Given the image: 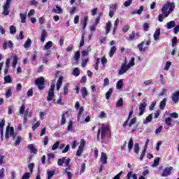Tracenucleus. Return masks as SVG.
I'll return each mask as SVG.
<instances>
[{"instance_id": "1", "label": "nucleus", "mask_w": 179, "mask_h": 179, "mask_svg": "<svg viewBox=\"0 0 179 179\" xmlns=\"http://www.w3.org/2000/svg\"><path fill=\"white\" fill-rule=\"evenodd\" d=\"M5 136L6 139H9V136H12L13 140L15 141L14 145L15 146L20 145V142H22V137L20 136L16 137V136H15V129L13 127H10V124H8L6 127Z\"/></svg>"}, {"instance_id": "2", "label": "nucleus", "mask_w": 179, "mask_h": 179, "mask_svg": "<svg viewBox=\"0 0 179 179\" xmlns=\"http://www.w3.org/2000/svg\"><path fill=\"white\" fill-rule=\"evenodd\" d=\"M176 8V4L170 1H167L162 8V12L164 15V17H168V16Z\"/></svg>"}, {"instance_id": "3", "label": "nucleus", "mask_w": 179, "mask_h": 179, "mask_svg": "<svg viewBox=\"0 0 179 179\" xmlns=\"http://www.w3.org/2000/svg\"><path fill=\"white\" fill-rule=\"evenodd\" d=\"M108 132V126L103 125L101 130H98L97 133V141H100V133H101V139H106V135H107V133Z\"/></svg>"}, {"instance_id": "4", "label": "nucleus", "mask_w": 179, "mask_h": 179, "mask_svg": "<svg viewBox=\"0 0 179 179\" xmlns=\"http://www.w3.org/2000/svg\"><path fill=\"white\" fill-rule=\"evenodd\" d=\"M55 89V85L52 84L50 86V88L48 92V96H47L48 101H52V100H54V97H55V93L54 92Z\"/></svg>"}, {"instance_id": "5", "label": "nucleus", "mask_w": 179, "mask_h": 179, "mask_svg": "<svg viewBox=\"0 0 179 179\" xmlns=\"http://www.w3.org/2000/svg\"><path fill=\"white\" fill-rule=\"evenodd\" d=\"M146 99H143L142 102L141 103L139 107H138V110H139V113H138V115L139 117H141V115H143V113H145V110L146 108Z\"/></svg>"}, {"instance_id": "6", "label": "nucleus", "mask_w": 179, "mask_h": 179, "mask_svg": "<svg viewBox=\"0 0 179 179\" xmlns=\"http://www.w3.org/2000/svg\"><path fill=\"white\" fill-rule=\"evenodd\" d=\"M145 45H150V42L149 41H143L140 44L138 45V48L140 52H145L146 50H148V47Z\"/></svg>"}, {"instance_id": "7", "label": "nucleus", "mask_w": 179, "mask_h": 179, "mask_svg": "<svg viewBox=\"0 0 179 179\" xmlns=\"http://www.w3.org/2000/svg\"><path fill=\"white\" fill-rule=\"evenodd\" d=\"M85 145H86V141H85V139H81L80 145L76 152V156L79 157L82 155V153H83V149Z\"/></svg>"}, {"instance_id": "8", "label": "nucleus", "mask_w": 179, "mask_h": 179, "mask_svg": "<svg viewBox=\"0 0 179 179\" xmlns=\"http://www.w3.org/2000/svg\"><path fill=\"white\" fill-rule=\"evenodd\" d=\"M36 86H38L39 90L44 89V78L41 77L35 80Z\"/></svg>"}, {"instance_id": "9", "label": "nucleus", "mask_w": 179, "mask_h": 179, "mask_svg": "<svg viewBox=\"0 0 179 179\" xmlns=\"http://www.w3.org/2000/svg\"><path fill=\"white\" fill-rule=\"evenodd\" d=\"M129 66H127V64L124 63L122 64L120 70L118 71V75H124V73H126V72L129 71Z\"/></svg>"}, {"instance_id": "10", "label": "nucleus", "mask_w": 179, "mask_h": 179, "mask_svg": "<svg viewBox=\"0 0 179 179\" xmlns=\"http://www.w3.org/2000/svg\"><path fill=\"white\" fill-rule=\"evenodd\" d=\"M171 171H173V167L169 166L164 169L163 172L162 173V177H169L170 174H171Z\"/></svg>"}, {"instance_id": "11", "label": "nucleus", "mask_w": 179, "mask_h": 179, "mask_svg": "<svg viewBox=\"0 0 179 179\" xmlns=\"http://www.w3.org/2000/svg\"><path fill=\"white\" fill-rule=\"evenodd\" d=\"M13 48V42L12 41H6L3 44V50H7L8 48Z\"/></svg>"}, {"instance_id": "12", "label": "nucleus", "mask_w": 179, "mask_h": 179, "mask_svg": "<svg viewBox=\"0 0 179 179\" xmlns=\"http://www.w3.org/2000/svg\"><path fill=\"white\" fill-rule=\"evenodd\" d=\"M172 100L173 103H178L179 100V90L173 94Z\"/></svg>"}, {"instance_id": "13", "label": "nucleus", "mask_w": 179, "mask_h": 179, "mask_svg": "<svg viewBox=\"0 0 179 179\" xmlns=\"http://www.w3.org/2000/svg\"><path fill=\"white\" fill-rule=\"evenodd\" d=\"M107 159H108V157L106 155V153L101 152L100 160L102 164H107Z\"/></svg>"}, {"instance_id": "14", "label": "nucleus", "mask_w": 179, "mask_h": 179, "mask_svg": "<svg viewBox=\"0 0 179 179\" xmlns=\"http://www.w3.org/2000/svg\"><path fill=\"white\" fill-rule=\"evenodd\" d=\"M27 148L30 150L31 153H34V155H37V148H34L33 144H29L27 145Z\"/></svg>"}, {"instance_id": "15", "label": "nucleus", "mask_w": 179, "mask_h": 179, "mask_svg": "<svg viewBox=\"0 0 179 179\" xmlns=\"http://www.w3.org/2000/svg\"><path fill=\"white\" fill-rule=\"evenodd\" d=\"M48 33L45 29H43L41 34V43H44L45 41V38L47 37Z\"/></svg>"}, {"instance_id": "16", "label": "nucleus", "mask_w": 179, "mask_h": 179, "mask_svg": "<svg viewBox=\"0 0 179 179\" xmlns=\"http://www.w3.org/2000/svg\"><path fill=\"white\" fill-rule=\"evenodd\" d=\"M123 87H124V80H122V79H121L117 82L116 87L119 90H121V89H122Z\"/></svg>"}, {"instance_id": "17", "label": "nucleus", "mask_w": 179, "mask_h": 179, "mask_svg": "<svg viewBox=\"0 0 179 179\" xmlns=\"http://www.w3.org/2000/svg\"><path fill=\"white\" fill-rule=\"evenodd\" d=\"M153 37L155 41H157V40H159V37H160V29H157L155 31V32L154 33Z\"/></svg>"}, {"instance_id": "18", "label": "nucleus", "mask_w": 179, "mask_h": 179, "mask_svg": "<svg viewBox=\"0 0 179 179\" xmlns=\"http://www.w3.org/2000/svg\"><path fill=\"white\" fill-rule=\"evenodd\" d=\"M62 80H64V78L62 77H60L56 84L57 86V90H59L61 89V86H62Z\"/></svg>"}, {"instance_id": "19", "label": "nucleus", "mask_w": 179, "mask_h": 179, "mask_svg": "<svg viewBox=\"0 0 179 179\" xmlns=\"http://www.w3.org/2000/svg\"><path fill=\"white\" fill-rule=\"evenodd\" d=\"M166 103L167 99L164 98L159 103V108H161V110H164Z\"/></svg>"}, {"instance_id": "20", "label": "nucleus", "mask_w": 179, "mask_h": 179, "mask_svg": "<svg viewBox=\"0 0 179 179\" xmlns=\"http://www.w3.org/2000/svg\"><path fill=\"white\" fill-rule=\"evenodd\" d=\"M52 47V41H49L44 45L43 50H50V48H51Z\"/></svg>"}, {"instance_id": "21", "label": "nucleus", "mask_w": 179, "mask_h": 179, "mask_svg": "<svg viewBox=\"0 0 179 179\" xmlns=\"http://www.w3.org/2000/svg\"><path fill=\"white\" fill-rule=\"evenodd\" d=\"M81 94H82V97H83V99H86V97L87 96V90L86 89V87H83L80 90Z\"/></svg>"}, {"instance_id": "22", "label": "nucleus", "mask_w": 179, "mask_h": 179, "mask_svg": "<svg viewBox=\"0 0 179 179\" xmlns=\"http://www.w3.org/2000/svg\"><path fill=\"white\" fill-rule=\"evenodd\" d=\"M52 12H54V13L61 15V13H62V8H61V7L59 6H56V8L52 10Z\"/></svg>"}, {"instance_id": "23", "label": "nucleus", "mask_w": 179, "mask_h": 179, "mask_svg": "<svg viewBox=\"0 0 179 179\" xmlns=\"http://www.w3.org/2000/svg\"><path fill=\"white\" fill-rule=\"evenodd\" d=\"M115 51H117V48H115V46H113L110 48V50L109 52V57L110 58H113V57H114V54H115Z\"/></svg>"}, {"instance_id": "24", "label": "nucleus", "mask_w": 179, "mask_h": 179, "mask_svg": "<svg viewBox=\"0 0 179 179\" xmlns=\"http://www.w3.org/2000/svg\"><path fill=\"white\" fill-rule=\"evenodd\" d=\"M114 89L110 88L109 90L106 94V100H110V97H111V94H113Z\"/></svg>"}, {"instance_id": "25", "label": "nucleus", "mask_w": 179, "mask_h": 179, "mask_svg": "<svg viewBox=\"0 0 179 179\" xmlns=\"http://www.w3.org/2000/svg\"><path fill=\"white\" fill-rule=\"evenodd\" d=\"M166 27L167 29H173V27H176V22L174 21H171L169 22L166 23Z\"/></svg>"}, {"instance_id": "26", "label": "nucleus", "mask_w": 179, "mask_h": 179, "mask_svg": "<svg viewBox=\"0 0 179 179\" xmlns=\"http://www.w3.org/2000/svg\"><path fill=\"white\" fill-rule=\"evenodd\" d=\"M3 10L2 12V15H3L4 16H8V15H9V8L6 6H3Z\"/></svg>"}, {"instance_id": "27", "label": "nucleus", "mask_w": 179, "mask_h": 179, "mask_svg": "<svg viewBox=\"0 0 179 179\" xmlns=\"http://www.w3.org/2000/svg\"><path fill=\"white\" fill-rule=\"evenodd\" d=\"M110 29H111V21H108L106 26V34H108V33H110Z\"/></svg>"}, {"instance_id": "28", "label": "nucleus", "mask_w": 179, "mask_h": 179, "mask_svg": "<svg viewBox=\"0 0 179 179\" xmlns=\"http://www.w3.org/2000/svg\"><path fill=\"white\" fill-rule=\"evenodd\" d=\"M89 21V17L85 16L84 17V21H83V30H85L86 29V27L87 26V22Z\"/></svg>"}, {"instance_id": "29", "label": "nucleus", "mask_w": 179, "mask_h": 179, "mask_svg": "<svg viewBox=\"0 0 179 179\" xmlns=\"http://www.w3.org/2000/svg\"><path fill=\"white\" fill-rule=\"evenodd\" d=\"M27 15L25 13H20V17L21 19V23H26V17Z\"/></svg>"}, {"instance_id": "30", "label": "nucleus", "mask_w": 179, "mask_h": 179, "mask_svg": "<svg viewBox=\"0 0 179 179\" xmlns=\"http://www.w3.org/2000/svg\"><path fill=\"white\" fill-rule=\"evenodd\" d=\"M152 120H153V116L152 115V114H150L145 118V120L143 122V124H149V122H151Z\"/></svg>"}, {"instance_id": "31", "label": "nucleus", "mask_w": 179, "mask_h": 179, "mask_svg": "<svg viewBox=\"0 0 179 179\" xmlns=\"http://www.w3.org/2000/svg\"><path fill=\"white\" fill-rule=\"evenodd\" d=\"M48 179H51L52 177H54V174H55V171H48Z\"/></svg>"}, {"instance_id": "32", "label": "nucleus", "mask_w": 179, "mask_h": 179, "mask_svg": "<svg viewBox=\"0 0 179 179\" xmlns=\"http://www.w3.org/2000/svg\"><path fill=\"white\" fill-rule=\"evenodd\" d=\"M13 60L12 63L13 68H16V65H17V57L16 55L13 56Z\"/></svg>"}, {"instance_id": "33", "label": "nucleus", "mask_w": 179, "mask_h": 179, "mask_svg": "<svg viewBox=\"0 0 179 179\" xmlns=\"http://www.w3.org/2000/svg\"><path fill=\"white\" fill-rule=\"evenodd\" d=\"M30 45H31V39L28 38L27 41L24 44V48H29V47H30Z\"/></svg>"}, {"instance_id": "34", "label": "nucleus", "mask_w": 179, "mask_h": 179, "mask_svg": "<svg viewBox=\"0 0 179 179\" xmlns=\"http://www.w3.org/2000/svg\"><path fill=\"white\" fill-rule=\"evenodd\" d=\"M73 58L75 59V61H79V59H80V52L79 50H78L77 52H76Z\"/></svg>"}, {"instance_id": "35", "label": "nucleus", "mask_w": 179, "mask_h": 179, "mask_svg": "<svg viewBox=\"0 0 179 179\" xmlns=\"http://www.w3.org/2000/svg\"><path fill=\"white\" fill-rule=\"evenodd\" d=\"M12 93H13V91H12V89L8 88L6 92V99H9V97H10V96H12Z\"/></svg>"}, {"instance_id": "36", "label": "nucleus", "mask_w": 179, "mask_h": 179, "mask_svg": "<svg viewBox=\"0 0 179 179\" xmlns=\"http://www.w3.org/2000/svg\"><path fill=\"white\" fill-rule=\"evenodd\" d=\"M128 148H129V152H131V150H132V148H134V141L132 140V138H130L129 141Z\"/></svg>"}, {"instance_id": "37", "label": "nucleus", "mask_w": 179, "mask_h": 179, "mask_svg": "<svg viewBox=\"0 0 179 179\" xmlns=\"http://www.w3.org/2000/svg\"><path fill=\"white\" fill-rule=\"evenodd\" d=\"M129 68L131 69V66H134L135 65V57H131L129 63L128 64H126Z\"/></svg>"}, {"instance_id": "38", "label": "nucleus", "mask_w": 179, "mask_h": 179, "mask_svg": "<svg viewBox=\"0 0 179 179\" xmlns=\"http://www.w3.org/2000/svg\"><path fill=\"white\" fill-rule=\"evenodd\" d=\"M134 124H136V117H134L130 120L129 122V128H131L132 125H134Z\"/></svg>"}, {"instance_id": "39", "label": "nucleus", "mask_w": 179, "mask_h": 179, "mask_svg": "<svg viewBox=\"0 0 179 179\" xmlns=\"http://www.w3.org/2000/svg\"><path fill=\"white\" fill-rule=\"evenodd\" d=\"M172 121H173V120H171V118L170 117H166L165 119L166 125H168L169 127H170L171 125Z\"/></svg>"}, {"instance_id": "40", "label": "nucleus", "mask_w": 179, "mask_h": 179, "mask_svg": "<svg viewBox=\"0 0 179 179\" xmlns=\"http://www.w3.org/2000/svg\"><path fill=\"white\" fill-rule=\"evenodd\" d=\"M160 162V159H159V157H157L155 160H154V163L152 165V167H157V166H159V162Z\"/></svg>"}, {"instance_id": "41", "label": "nucleus", "mask_w": 179, "mask_h": 179, "mask_svg": "<svg viewBox=\"0 0 179 179\" xmlns=\"http://www.w3.org/2000/svg\"><path fill=\"white\" fill-rule=\"evenodd\" d=\"M69 83H66L64 87V94H68V92H69Z\"/></svg>"}, {"instance_id": "42", "label": "nucleus", "mask_w": 179, "mask_h": 179, "mask_svg": "<svg viewBox=\"0 0 179 179\" xmlns=\"http://www.w3.org/2000/svg\"><path fill=\"white\" fill-rule=\"evenodd\" d=\"M90 47H88L87 50H83L82 52V55L83 57H87V55H89V51H90Z\"/></svg>"}, {"instance_id": "43", "label": "nucleus", "mask_w": 179, "mask_h": 179, "mask_svg": "<svg viewBox=\"0 0 179 179\" xmlns=\"http://www.w3.org/2000/svg\"><path fill=\"white\" fill-rule=\"evenodd\" d=\"M80 73V71H79V69L78 68H75L73 70V75H74V76H79Z\"/></svg>"}, {"instance_id": "44", "label": "nucleus", "mask_w": 179, "mask_h": 179, "mask_svg": "<svg viewBox=\"0 0 179 179\" xmlns=\"http://www.w3.org/2000/svg\"><path fill=\"white\" fill-rule=\"evenodd\" d=\"M65 159L66 157H62L61 159H59L57 161L58 166H62L64 163H65Z\"/></svg>"}, {"instance_id": "45", "label": "nucleus", "mask_w": 179, "mask_h": 179, "mask_svg": "<svg viewBox=\"0 0 179 179\" xmlns=\"http://www.w3.org/2000/svg\"><path fill=\"white\" fill-rule=\"evenodd\" d=\"M142 12H143V6H141L140 7V9L137 10H135L134 11V15H136V13L137 15H141L142 13Z\"/></svg>"}, {"instance_id": "46", "label": "nucleus", "mask_w": 179, "mask_h": 179, "mask_svg": "<svg viewBox=\"0 0 179 179\" xmlns=\"http://www.w3.org/2000/svg\"><path fill=\"white\" fill-rule=\"evenodd\" d=\"M85 45V34H83L81 36L80 47H83Z\"/></svg>"}, {"instance_id": "47", "label": "nucleus", "mask_w": 179, "mask_h": 179, "mask_svg": "<svg viewBox=\"0 0 179 179\" xmlns=\"http://www.w3.org/2000/svg\"><path fill=\"white\" fill-rule=\"evenodd\" d=\"M171 66V62H166L165 66L164 68V71H169L170 69V67Z\"/></svg>"}, {"instance_id": "48", "label": "nucleus", "mask_w": 179, "mask_h": 179, "mask_svg": "<svg viewBox=\"0 0 179 179\" xmlns=\"http://www.w3.org/2000/svg\"><path fill=\"white\" fill-rule=\"evenodd\" d=\"M19 113L20 115H23V114H24V103H22L20 106Z\"/></svg>"}, {"instance_id": "49", "label": "nucleus", "mask_w": 179, "mask_h": 179, "mask_svg": "<svg viewBox=\"0 0 179 179\" xmlns=\"http://www.w3.org/2000/svg\"><path fill=\"white\" fill-rule=\"evenodd\" d=\"M16 33V27L15 26L11 25L10 27V34H15Z\"/></svg>"}, {"instance_id": "50", "label": "nucleus", "mask_w": 179, "mask_h": 179, "mask_svg": "<svg viewBox=\"0 0 179 179\" xmlns=\"http://www.w3.org/2000/svg\"><path fill=\"white\" fill-rule=\"evenodd\" d=\"M134 152L136 155H138L139 153V144L135 143L134 144Z\"/></svg>"}, {"instance_id": "51", "label": "nucleus", "mask_w": 179, "mask_h": 179, "mask_svg": "<svg viewBox=\"0 0 179 179\" xmlns=\"http://www.w3.org/2000/svg\"><path fill=\"white\" fill-rule=\"evenodd\" d=\"M4 82L5 83H10V82H12V78H10V76H6L4 77Z\"/></svg>"}, {"instance_id": "52", "label": "nucleus", "mask_w": 179, "mask_h": 179, "mask_svg": "<svg viewBox=\"0 0 179 179\" xmlns=\"http://www.w3.org/2000/svg\"><path fill=\"white\" fill-rule=\"evenodd\" d=\"M5 177V169L1 168L0 169V179L3 178Z\"/></svg>"}, {"instance_id": "53", "label": "nucleus", "mask_w": 179, "mask_h": 179, "mask_svg": "<svg viewBox=\"0 0 179 179\" xmlns=\"http://www.w3.org/2000/svg\"><path fill=\"white\" fill-rule=\"evenodd\" d=\"M99 64H100V58H97L96 59L95 66H94V69H96V71H99Z\"/></svg>"}, {"instance_id": "54", "label": "nucleus", "mask_w": 179, "mask_h": 179, "mask_svg": "<svg viewBox=\"0 0 179 179\" xmlns=\"http://www.w3.org/2000/svg\"><path fill=\"white\" fill-rule=\"evenodd\" d=\"M59 146V141H57L52 147V150H57Z\"/></svg>"}, {"instance_id": "55", "label": "nucleus", "mask_w": 179, "mask_h": 179, "mask_svg": "<svg viewBox=\"0 0 179 179\" xmlns=\"http://www.w3.org/2000/svg\"><path fill=\"white\" fill-rule=\"evenodd\" d=\"M73 125V122L69 121V125H68V127H67V131H72Z\"/></svg>"}, {"instance_id": "56", "label": "nucleus", "mask_w": 179, "mask_h": 179, "mask_svg": "<svg viewBox=\"0 0 179 179\" xmlns=\"http://www.w3.org/2000/svg\"><path fill=\"white\" fill-rule=\"evenodd\" d=\"M34 13H36V10H34V9H31L29 11L27 17H31V16H34Z\"/></svg>"}, {"instance_id": "57", "label": "nucleus", "mask_w": 179, "mask_h": 179, "mask_svg": "<svg viewBox=\"0 0 179 179\" xmlns=\"http://www.w3.org/2000/svg\"><path fill=\"white\" fill-rule=\"evenodd\" d=\"M122 104H123L122 98H120V99L117 101V103H116V107H122Z\"/></svg>"}, {"instance_id": "58", "label": "nucleus", "mask_w": 179, "mask_h": 179, "mask_svg": "<svg viewBox=\"0 0 179 179\" xmlns=\"http://www.w3.org/2000/svg\"><path fill=\"white\" fill-rule=\"evenodd\" d=\"M34 166H35L34 163H31L28 166L29 170L31 173H33V169H34Z\"/></svg>"}, {"instance_id": "59", "label": "nucleus", "mask_w": 179, "mask_h": 179, "mask_svg": "<svg viewBox=\"0 0 179 179\" xmlns=\"http://www.w3.org/2000/svg\"><path fill=\"white\" fill-rule=\"evenodd\" d=\"M101 64H102L103 66H106V64H107V58H106V57L101 58Z\"/></svg>"}, {"instance_id": "60", "label": "nucleus", "mask_w": 179, "mask_h": 179, "mask_svg": "<svg viewBox=\"0 0 179 179\" xmlns=\"http://www.w3.org/2000/svg\"><path fill=\"white\" fill-rule=\"evenodd\" d=\"M40 124H41L40 121H38L36 124H34L32 127L33 131H36V129L40 127Z\"/></svg>"}, {"instance_id": "61", "label": "nucleus", "mask_w": 179, "mask_h": 179, "mask_svg": "<svg viewBox=\"0 0 179 179\" xmlns=\"http://www.w3.org/2000/svg\"><path fill=\"white\" fill-rule=\"evenodd\" d=\"M101 17V13H99L98 17H96V20H95V26H97V24H99V23H100V18Z\"/></svg>"}, {"instance_id": "62", "label": "nucleus", "mask_w": 179, "mask_h": 179, "mask_svg": "<svg viewBox=\"0 0 179 179\" xmlns=\"http://www.w3.org/2000/svg\"><path fill=\"white\" fill-rule=\"evenodd\" d=\"M152 82H153V80H145L143 82V85H145V86H149V85H152Z\"/></svg>"}, {"instance_id": "63", "label": "nucleus", "mask_w": 179, "mask_h": 179, "mask_svg": "<svg viewBox=\"0 0 179 179\" xmlns=\"http://www.w3.org/2000/svg\"><path fill=\"white\" fill-rule=\"evenodd\" d=\"M166 17H164V14H160L159 15V17H158V20H159V22H163V20H164V19H166Z\"/></svg>"}, {"instance_id": "64", "label": "nucleus", "mask_w": 179, "mask_h": 179, "mask_svg": "<svg viewBox=\"0 0 179 179\" xmlns=\"http://www.w3.org/2000/svg\"><path fill=\"white\" fill-rule=\"evenodd\" d=\"M128 30H129V25H128V24L124 25L122 28V31L124 33H127L128 31Z\"/></svg>"}]
</instances>
